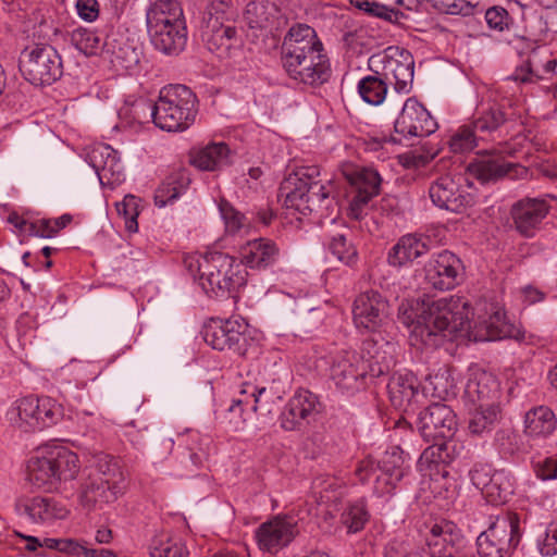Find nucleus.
<instances>
[{
    "mask_svg": "<svg viewBox=\"0 0 557 557\" xmlns=\"http://www.w3.org/2000/svg\"><path fill=\"white\" fill-rule=\"evenodd\" d=\"M472 309L468 299L462 296H448L429 304L420 310H408L404 304L399 307L403 323L411 326V336L429 347H437L444 337H453L471 327Z\"/></svg>",
    "mask_w": 557,
    "mask_h": 557,
    "instance_id": "nucleus-1",
    "label": "nucleus"
},
{
    "mask_svg": "<svg viewBox=\"0 0 557 557\" xmlns=\"http://www.w3.org/2000/svg\"><path fill=\"white\" fill-rule=\"evenodd\" d=\"M282 64L289 78L311 87L326 83L332 69L314 28L306 24L290 27L282 45Z\"/></svg>",
    "mask_w": 557,
    "mask_h": 557,
    "instance_id": "nucleus-2",
    "label": "nucleus"
},
{
    "mask_svg": "<svg viewBox=\"0 0 557 557\" xmlns=\"http://www.w3.org/2000/svg\"><path fill=\"white\" fill-rule=\"evenodd\" d=\"M185 269L211 298H223L247 283V271L234 257L221 251L193 253L183 260Z\"/></svg>",
    "mask_w": 557,
    "mask_h": 557,
    "instance_id": "nucleus-3",
    "label": "nucleus"
},
{
    "mask_svg": "<svg viewBox=\"0 0 557 557\" xmlns=\"http://www.w3.org/2000/svg\"><path fill=\"white\" fill-rule=\"evenodd\" d=\"M124 473L119 461L104 453H98L85 468L77 500L83 509L94 511L114 503L124 490Z\"/></svg>",
    "mask_w": 557,
    "mask_h": 557,
    "instance_id": "nucleus-4",
    "label": "nucleus"
},
{
    "mask_svg": "<svg viewBox=\"0 0 557 557\" xmlns=\"http://www.w3.org/2000/svg\"><path fill=\"white\" fill-rule=\"evenodd\" d=\"M149 113L157 127L166 132H183L194 124L197 115V97L185 85H168L161 88L152 104L143 101L135 111Z\"/></svg>",
    "mask_w": 557,
    "mask_h": 557,
    "instance_id": "nucleus-5",
    "label": "nucleus"
},
{
    "mask_svg": "<svg viewBox=\"0 0 557 557\" xmlns=\"http://www.w3.org/2000/svg\"><path fill=\"white\" fill-rule=\"evenodd\" d=\"M78 472V456L60 445L39 447L27 462L29 483L46 492L57 491L61 482L74 480Z\"/></svg>",
    "mask_w": 557,
    "mask_h": 557,
    "instance_id": "nucleus-6",
    "label": "nucleus"
},
{
    "mask_svg": "<svg viewBox=\"0 0 557 557\" xmlns=\"http://www.w3.org/2000/svg\"><path fill=\"white\" fill-rule=\"evenodd\" d=\"M318 176L319 170L315 166L300 168L290 173L280 188L286 206L304 215L331 209L333 198L329 188L317 180Z\"/></svg>",
    "mask_w": 557,
    "mask_h": 557,
    "instance_id": "nucleus-7",
    "label": "nucleus"
},
{
    "mask_svg": "<svg viewBox=\"0 0 557 557\" xmlns=\"http://www.w3.org/2000/svg\"><path fill=\"white\" fill-rule=\"evenodd\" d=\"M203 339L213 349H230L245 359L259 354V345L250 336L248 323L239 315L213 319L205 329Z\"/></svg>",
    "mask_w": 557,
    "mask_h": 557,
    "instance_id": "nucleus-8",
    "label": "nucleus"
},
{
    "mask_svg": "<svg viewBox=\"0 0 557 557\" xmlns=\"http://www.w3.org/2000/svg\"><path fill=\"white\" fill-rule=\"evenodd\" d=\"M404 450L399 446H392L376 462L368 457L358 462L355 474L361 483L374 479L373 492L376 496L392 495L405 475Z\"/></svg>",
    "mask_w": 557,
    "mask_h": 557,
    "instance_id": "nucleus-9",
    "label": "nucleus"
},
{
    "mask_svg": "<svg viewBox=\"0 0 557 557\" xmlns=\"http://www.w3.org/2000/svg\"><path fill=\"white\" fill-rule=\"evenodd\" d=\"M470 123L482 141H498L510 135L517 125H521V115L510 100L481 104L475 109Z\"/></svg>",
    "mask_w": 557,
    "mask_h": 557,
    "instance_id": "nucleus-10",
    "label": "nucleus"
},
{
    "mask_svg": "<svg viewBox=\"0 0 557 557\" xmlns=\"http://www.w3.org/2000/svg\"><path fill=\"white\" fill-rule=\"evenodd\" d=\"M18 67L24 78L35 86L51 85L63 75L58 50L48 44H32L20 54Z\"/></svg>",
    "mask_w": 557,
    "mask_h": 557,
    "instance_id": "nucleus-11",
    "label": "nucleus"
},
{
    "mask_svg": "<svg viewBox=\"0 0 557 557\" xmlns=\"http://www.w3.org/2000/svg\"><path fill=\"white\" fill-rule=\"evenodd\" d=\"M12 413L20 430L36 432L58 424L64 417V408L52 397L29 395L14 403Z\"/></svg>",
    "mask_w": 557,
    "mask_h": 557,
    "instance_id": "nucleus-12",
    "label": "nucleus"
},
{
    "mask_svg": "<svg viewBox=\"0 0 557 557\" xmlns=\"http://www.w3.org/2000/svg\"><path fill=\"white\" fill-rule=\"evenodd\" d=\"M520 520L508 512L496 520L476 537L480 557H509L520 542Z\"/></svg>",
    "mask_w": 557,
    "mask_h": 557,
    "instance_id": "nucleus-13",
    "label": "nucleus"
},
{
    "mask_svg": "<svg viewBox=\"0 0 557 557\" xmlns=\"http://www.w3.org/2000/svg\"><path fill=\"white\" fill-rule=\"evenodd\" d=\"M300 534L299 519L293 513H278L262 522L253 533L262 553L276 555L288 547Z\"/></svg>",
    "mask_w": 557,
    "mask_h": 557,
    "instance_id": "nucleus-14",
    "label": "nucleus"
},
{
    "mask_svg": "<svg viewBox=\"0 0 557 557\" xmlns=\"http://www.w3.org/2000/svg\"><path fill=\"white\" fill-rule=\"evenodd\" d=\"M463 269V263L457 255L442 250L433 253L424 263V283L436 290H450L460 284Z\"/></svg>",
    "mask_w": 557,
    "mask_h": 557,
    "instance_id": "nucleus-15",
    "label": "nucleus"
},
{
    "mask_svg": "<svg viewBox=\"0 0 557 557\" xmlns=\"http://www.w3.org/2000/svg\"><path fill=\"white\" fill-rule=\"evenodd\" d=\"M382 65V76L397 92L408 94L412 89L414 61L404 48L388 47L382 54L371 58Z\"/></svg>",
    "mask_w": 557,
    "mask_h": 557,
    "instance_id": "nucleus-16",
    "label": "nucleus"
},
{
    "mask_svg": "<svg viewBox=\"0 0 557 557\" xmlns=\"http://www.w3.org/2000/svg\"><path fill=\"white\" fill-rule=\"evenodd\" d=\"M438 125L431 113L414 98H408L394 123L395 133L400 138L391 137V141L400 144L403 139L426 137L435 133Z\"/></svg>",
    "mask_w": 557,
    "mask_h": 557,
    "instance_id": "nucleus-17",
    "label": "nucleus"
},
{
    "mask_svg": "<svg viewBox=\"0 0 557 557\" xmlns=\"http://www.w3.org/2000/svg\"><path fill=\"white\" fill-rule=\"evenodd\" d=\"M468 180L462 174L450 173L438 176L429 187V196L434 206L455 213L463 212L474 202L472 194L462 189Z\"/></svg>",
    "mask_w": 557,
    "mask_h": 557,
    "instance_id": "nucleus-18",
    "label": "nucleus"
},
{
    "mask_svg": "<svg viewBox=\"0 0 557 557\" xmlns=\"http://www.w3.org/2000/svg\"><path fill=\"white\" fill-rule=\"evenodd\" d=\"M354 196L349 203L350 215L360 219L364 207L381 191L382 177L371 166H351L344 171Z\"/></svg>",
    "mask_w": 557,
    "mask_h": 557,
    "instance_id": "nucleus-19",
    "label": "nucleus"
},
{
    "mask_svg": "<svg viewBox=\"0 0 557 557\" xmlns=\"http://www.w3.org/2000/svg\"><path fill=\"white\" fill-rule=\"evenodd\" d=\"M418 430L426 441H451L457 430V417L445 404H432L418 416Z\"/></svg>",
    "mask_w": 557,
    "mask_h": 557,
    "instance_id": "nucleus-20",
    "label": "nucleus"
},
{
    "mask_svg": "<svg viewBox=\"0 0 557 557\" xmlns=\"http://www.w3.org/2000/svg\"><path fill=\"white\" fill-rule=\"evenodd\" d=\"M368 373L364 362L355 351H341L332 357L330 377L343 393L352 394L363 386Z\"/></svg>",
    "mask_w": 557,
    "mask_h": 557,
    "instance_id": "nucleus-21",
    "label": "nucleus"
},
{
    "mask_svg": "<svg viewBox=\"0 0 557 557\" xmlns=\"http://www.w3.org/2000/svg\"><path fill=\"white\" fill-rule=\"evenodd\" d=\"M499 152L502 151L496 149L478 152V158L467 166L469 174L485 184L527 172L523 166L506 162Z\"/></svg>",
    "mask_w": 557,
    "mask_h": 557,
    "instance_id": "nucleus-22",
    "label": "nucleus"
},
{
    "mask_svg": "<svg viewBox=\"0 0 557 557\" xmlns=\"http://www.w3.org/2000/svg\"><path fill=\"white\" fill-rule=\"evenodd\" d=\"M16 512L26 517L33 523L51 525L55 521L64 520L70 515V509L63 500L52 496H33L20 499Z\"/></svg>",
    "mask_w": 557,
    "mask_h": 557,
    "instance_id": "nucleus-23",
    "label": "nucleus"
},
{
    "mask_svg": "<svg viewBox=\"0 0 557 557\" xmlns=\"http://www.w3.org/2000/svg\"><path fill=\"white\" fill-rule=\"evenodd\" d=\"M548 212L549 205L545 199L530 197L518 200L510 209L515 230L525 238L535 236Z\"/></svg>",
    "mask_w": 557,
    "mask_h": 557,
    "instance_id": "nucleus-24",
    "label": "nucleus"
},
{
    "mask_svg": "<svg viewBox=\"0 0 557 557\" xmlns=\"http://www.w3.org/2000/svg\"><path fill=\"white\" fill-rule=\"evenodd\" d=\"M388 302L376 290L361 293L354 302V322L359 330L375 332L387 314Z\"/></svg>",
    "mask_w": 557,
    "mask_h": 557,
    "instance_id": "nucleus-25",
    "label": "nucleus"
},
{
    "mask_svg": "<svg viewBox=\"0 0 557 557\" xmlns=\"http://www.w3.org/2000/svg\"><path fill=\"white\" fill-rule=\"evenodd\" d=\"M461 530L451 521L434 523L425 536V546L431 557H455L462 545Z\"/></svg>",
    "mask_w": 557,
    "mask_h": 557,
    "instance_id": "nucleus-26",
    "label": "nucleus"
},
{
    "mask_svg": "<svg viewBox=\"0 0 557 557\" xmlns=\"http://www.w3.org/2000/svg\"><path fill=\"white\" fill-rule=\"evenodd\" d=\"M320 403L318 397L308 389H300L288 400L281 413V426L285 431L300 429L304 423L319 412Z\"/></svg>",
    "mask_w": 557,
    "mask_h": 557,
    "instance_id": "nucleus-27",
    "label": "nucleus"
},
{
    "mask_svg": "<svg viewBox=\"0 0 557 557\" xmlns=\"http://www.w3.org/2000/svg\"><path fill=\"white\" fill-rule=\"evenodd\" d=\"M480 333L474 335L475 341H497L503 338H513L518 342H525L533 344L534 336H527V332L512 324L506 315L504 309L499 306H494L487 319L483 320L480 324Z\"/></svg>",
    "mask_w": 557,
    "mask_h": 557,
    "instance_id": "nucleus-28",
    "label": "nucleus"
},
{
    "mask_svg": "<svg viewBox=\"0 0 557 557\" xmlns=\"http://www.w3.org/2000/svg\"><path fill=\"white\" fill-rule=\"evenodd\" d=\"M239 394L248 397L251 411L265 418L272 416L278 409L285 391L281 381L273 379L265 386L243 383Z\"/></svg>",
    "mask_w": 557,
    "mask_h": 557,
    "instance_id": "nucleus-29",
    "label": "nucleus"
},
{
    "mask_svg": "<svg viewBox=\"0 0 557 557\" xmlns=\"http://www.w3.org/2000/svg\"><path fill=\"white\" fill-rule=\"evenodd\" d=\"M430 250V237L420 233L405 234L388 250L386 261L393 268H403L412 263Z\"/></svg>",
    "mask_w": 557,
    "mask_h": 557,
    "instance_id": "nucleus-30",
    "label": "nucleus"
},
{
    "mask_svg": "<svg viewBox=\"0 0 557 557\" xmlns=\"http://www.w3.org/2000/svg\"><path fill=\"white\" fill-rule=\"evenodd\" d=\"M107 153L111 152L107 149L106 144H98L88 151L86 160L98 175L100 184L114 188L125 181V168L120 157L106 166L102 158L108 159Z\"/></svg>",
    "mask_w": 557,
    "mask_h": 557,
    "instance_id": "nucleus-31",
    "label": "nucleus"
},
{
    "mask_svg": "<svg viewBox=\"0 0 557 557\" xmlns=\"http://www.w3.org/2000/svg\"><path fill=\"white\" fill-rule=\"evenodd\" d=\"M242 265L250 269H267L273 265L278 257L280 249L277 245L269 238H257L247 242L239 249Z\"/></svg>",
    "mask_w": 557,
    "mask_h": 557,
    "instance_id": "nucleus-32",
    "label": "nucleus"
},
{
    "mask_svg": "<svg viewBox=\"0 0 557 557\" xmlns=\"http://www.w3.org/2000/svg\"><path fill=\"white\" fill-rule=\"evenodd\" d=\"M465 394L468 399L479 405L498 403L500 388L498 380L484 370H472L469 373Z\"/></svg>",
    "mask_w": 557,
    "mask_h": 557,
    "instance_id": "nucleus-33",
    "label": "nucleus"
},
{
    "mask_svg": "<svg viewBox=\"0 0 557 557\" xmlns=\"http://www.w3.org/2000/svg\"><path fill=\"white\" fill-rule=\"evenodd\" d=\"M434 443L426 447L418 460V468L423 475L441 474L443 478L447 475L445 466L453 460V451H455V443L447 440L433 441Z\"/></svg>",
    "mask_w": 557,
    "mask_h": 557,
    "instance_id": "nucleus-34",
    "label": "nucleus"
},
{
    "mask_svg": "<svg viewBox=\"0 0 557 557\" xmlns=\"http://www.w3.org/2000/svg\"><path fill=\"white\" fill-rule=\"evenodd\" d=\"M393 345L385 343L380 345L377 341L368 338L362 342L360 359L364 362L367 371L372 376L386 374L395 366L392 355Z\"/></svg>",
    "mask_w": 557,
    "mask_h": 557,
    "instance_id": "nucleus-35",
    "label": "nucleus"
},
{
    "mask_svg": "<svg viewBox=\"0 0 557 557\" xmlns=\"http://www.w3.org/2000/svg\"><path fill=\"white\" fill-rule=\"evenodd\" d=\"M175 24H186L184 11L178 0H154L146 9V25L148 29L169 27Z\"/></svg>",
    "mask_w": 557,
    "mask_h": 557,
    "instance_id": "nucleus-36",
    "label": "nucleus"
},
{
    "mask_svg": "<svg viewBox=\"0 0 557 557\" xmlns=\"http://www.w3.org/2000/svg\"><path fill=\"white\" fill-rule=\"evenodd\" d=\"M150 42L153 48L166 55H177L187 44L186 24H175L161 29H148Z\"/></svg>",
    "mask_w": 557,
    "mask_h": 557,
    "instance_id": "nucleus-37",
    "label": "nucleus"
},
{
    "mask_svg": "<svg viewBox=\"0 0 557 557\" xmlns=\"http://www.w3.org/2000/svg\"><path fill=\"white\" fill-rule=\"evenodd\" d=\"M387 391L393 406L407 411L419 393L418 380L411 372L394 373L388 381Z\"/></svg>",
    "mask_w": 557,
    "mask_h": 557,
    "instance_id": "nucleus-38",
    "label": "nucleus"
},
{
    "mask_svg": "<svg viewBox=\"0 0 557 557\" xmlns=\"http://www.w3.org/2000/svg\"><path fill=\"white\" fill-rule=\"evenodd\" d=\"M556 428V416L547 406L532 408L524 416V434L529 438H547L554 433Z\"/></svg>",
    "mask_w": 557,
    "mask_h": 557,
    "instance_id": "nucleus-39",
    "label": "nucleus"
},
{
    "mask_svg": "<svg viewBox=\"0 0 557 557\" xmlns=\"http://www.w3.org/2000/svg\"><path fill=\"white\" fill-rule=\"evenodd\" d=\"M113 66L131 70L139 62V52L132 45L123 41L117 34L107 35V48L103 54Z\"/></svg>",
    "mask_w": 557,
    "mask_h": 557,
    "instance_id": "nucleus-40",
    "label": "nucleus"
},
{
    "mask_svg": "<svg viewBox=\"0 0 557 557\" xmlns=\"http://www.w3.org/2000/svg\"><path fill=\"white\" fill-rule=\"evenodd\" d=\"M230 148L224 143H213L195 151L190 157L194 166L202 171H215L228 164Z\"/></svg>",
    "mask_w": 557,
    "mask_h": 557,
    "instance_id": "nucleus-41",
    "label": "nucleus"
},
{
    "mask_svg": "<svg viewBox=\"0 0 557 557\" xmlns=\"http://www.w3.org/2000/svg\"><path fill=\"white\" fill-rule=\"evenodd\" d=\"M502 418L498 403L479 405L470 414L468 429L472 435L481 436L494 430Z\"/></svg>",
    "mask_w": 557,
    "mask_h": 557,
    "instance_id": "nucleus-42",
    "label": "nucleus"
},
{
    "mask_svg": "<svg viewBox=\"0 0 557 557\" xmlns=\"http://www.w3.org/2000/svg\"><path fill=\"white\" fill-rule=\"evenodd\" d=\"M190 178L186 172L173 173L156 189L154 205L163 208L186 193Z\"/></svg>",
    "mask_w": 557,
    "mask_h": 557,
    "instance_id": "nucleus-43",
    "label": "nucleus"
},
{
    "mask_svg": "<svg viewBox=\"0 0 557 557\" xmlns=\"http://www.w3.org/2000/svg\"><path fill=\"white\" fill-rule=\"evenodd\" d=\"M237 42V29L232 25L213 27L206 36L208 50L216 54L220 59L230 57L232 48H234Z\"/></svg>",
    "mask_w": 557,
    "mask_h": 557,
    "instance_id": "nucleus-44",
    "label": "nucleus"
},
{
    "mask_svg": "<svg viewBox=\"0 0 557 557\" xmlns=\"http://www.w3.org/2000/svg\"><path fill=\"white\" fill-rule=\"evenodd\" d=\"M73 46L85 55H101L103 58L107 48V35L89 29L78 28L72 34Z\"/></svg>",
    "mask_w": 557,
    "mask_h": 557,
    "instance_id": "nucleus-45",
    "label": "nucleus"
},
{
    "mask_svg": "<svg viewBox=\"0 0 557 557\" xmlns=\"http://www.w3.org/2000/svg\"><path fill=\"white\" fill-rule=\"evenodd\" d=\"M513 494V479L505 470H495L492 480L483 493L484 497L492 505L506 503Z\"/></svg>",
    "mask_w": 557,
    "mask_h": 557,
    "instance_id": "nucleus-46",
    "label": "nucleus"
},
{
    "mask_svg": "<svg viewBox=\"0 0 557 557\" xmlns=\"http://www.w3.org/2000/svg\"><path fill=\"white\" fill-rule=\"evenodd\" d=\"M387 82L376 72L374 75L362 77L357 85L358 94L361 99L371 104H381L387 94Z\"/></svg>",
    "mask_w": 557,
    "mask_h": 557,
    "instance_id": "nucleus-47",
    "label": "nucleus"
},
{
    "mask_svg": "<svg viewBox=\"0 0 557 557\" xmlns=\"http://www.w3.org/2000/svg\"><path fill=\"white\" fill-rule=\"evenodd\" d=\"M349 3L364 14L397 24L405 16L404 12L396 8L387 7L374 0H349Z\"/></svg>",
    "mask_w": 557,
    "mask_h": 557,
    "instance_id": "nucleus-48",
    "label": "nucleus"
},
{
    "mask_svg": "<svg viewBox=\"0 0 557 557\" xmlns=\"http://www.w3.org/2000/svg\"><path fill=\"white\" fill-rule=\"evenodd\" d=\"M370 513L366 504L361 500L347 504L341 513V523L347 529L348 534L362 531L368 523Z\"/></svg>",
    "mask_w": 557,
    "mask_h": 557,
    "instance_id": "nucleus-49",
    "label": "nucleus"
},
{
    "mask_svg": "<svg viewBox=\"0 0 557 557\" xmlns=\"http://www.w3.org/2000/svg\"><path fill=\"white\" fill-rule=\"evenodd\" d=\"M425 381L435 397L445 398L449 394H455L454 391L457 385V380L450 367L443 366L438 368L434 374H429Z\"/></svg>",
    "mask_w": 557,
    "mask_h": 557,
    "instance_id": "nucleus-50",
    "label": "nucleus"
},
{
    "mask_svg": "<svg viewBox=\"0 0 557 557\" xmlns=\"http://www.w3.org/2000/svg\"><path fill=\"white\" fill-rule=\"evenodd\" d=\"M482 141L475 128L469 122L460 126L449 139V149L454 153H466L479 147Z\"/></svg>",
    "mask_w": 557,
    "mask_h": 557,
    "instance_id": "nucleus-51",
    "label": "nucleus"
},
{
    "mask_svg": "<svg viewBox=\"0 0 557 557\" xmlns=\"http://www.w3.org/2000/svg\"><path fill=\"white\" fill-rule=\"evenodd\" d=\"M527 62L539 79H541L544 74L553 73L557 65L556 59L552 57L550 51L545 46L532 49L528 55Z\"/></svg>",
    "mask_w": 557,
    "mask_h": 557,
    "instance_id": "nucleus-52",
    "label": "nucleus"
},
{
    "mask_svg": "<svg viewBox=\"0 0 557 557\" xmlns=\"http://www.w3.org/2000/svg\"><path fill=\"white\" fill-rule=\"evenodd\" d=\"M327 248L333 256L346 265H352L357 261V250L344 234L334 235L329 242Z\"/></svg>",
    "mask_w": 557,
    "mask_h": 557,
    "instance_id": "nucleus-53",
    "label": "nucleus"
},
{
    "mask_svg": "<svg viewBox=\"0 0 557 557\" xmlns=\"http://www.w3.org/2000/svg\"><path fill=\"white\" fill-rule=\"evenodd\" d=\"M138 201L137 197L127 195L121 202L116 203V211L123 218L128 232H137L138 230Z\"/></svg>",
    "mask_w": 557,
    "mask_h": 557,
    "instance_id": "nucleus-54",
    "label": "nucleus"
},
{
    "mask_svg": "<svg viewBox=\"0 0 557 557\" xmlns=\"http://www.w3.org/2000/svg\"><path fill=\"white\" fill-rule=\"evenodd\" d=\"M219 209L222 215V219L225 223V228L231 234L238 233L243 227L246 226L247 221L246 216L237 211L233 206H231L227 201L222 200L219 205Z\"/></svg>",
    "mask_w": 557,
    "mask_h": 557,
    "instance_id": "nucleus-55",
    "label": "nucleus"
},
{
    "mask_svg": "<svg viewBox=\"0 0 557 557\" xmlns=\"http://www.w3.org/2000/svg\"><path fill=\"white\" fill-rule=\"evenodd\" d=\"M485 21L487 26L496 32H504L509 29L513 23L512 17L509 15L508 11L503 7H492L488 8L485 12Z\"/></svg>",
    "mask_w": 557,
    "mask_h": 557,
    "instance_id": "nucleus-56",
    "label": "nucleus"
},
{
    "mask_svg": "<svg viewBox=\"0 0 557 557\" xmlns=\"http://www.w3.org/2000/svg\"><path fill=\"white\" fill-rule=\"evenodd\" d=\"M250 409L249 399L246 395H240L232 400L227 409L228 422L235 431L242 429L245 424V413Z\"/></svg>",
    "mask_w": 557,
    "mask_h": 557,
    "instance_id": "nucleus-57",
    "label": "nucleus"
},
{
    "mask_svg": "<svg viewBox=\"0 0 557 557\" xmlns=\"http://www.w3.org/2000/svg\"><path fill=\"white\" fill-rule=\"evenodd\" d=\"M384 557H423L422 553L405 540L394 539L384 548Z\"/></svg>",
    "mask_w": 557,
    "mask_h": 557,
    "instance_id": "nucleus-58",
    "label": "nucleus"
},
{
    "mask_svg": "<svg viewBox=\"0 0 557 557\" xmlns=\"http://www.w3.org/2000/svg\"><path fill=\"white\" fill-rule=\"evenodd\" d=\"M536 476L543 481L557 478V460L553 457L539 458L532 461Z\"/></svg>",
    "mask_w": 557,
    "mask_h": 557,
    "instance_id": "nucleus-59",
    "label": "nucleus"
},
{
    "mask_svg": "<svg viewBox=\"0 0 557 557\" xmlns=\"http://www.w3.org/2000/svg\"><path fill=\"white\" fill-rule=\"evenodd\" d=\"M494 471L495 470H492L491 467L486 465H475L470 470V480L472 484L482 492V494L487 488Z\"/></svg>",
    "mask_w": 557,
    "mask_h": 557,
    "instance_id": "nucleus-60",
    "label": "nucleus"
},
{
    "mask_svg": "<svg viewBox=\"0 0 557 557\" xmlns=\"http://www.w3.org/2000/svg\"><path fill=\"white\" fill-rule=\"evenodd\" d=\"M537 545L543 556H554L557 554V521L548 524L543 540H540Z\"/></svg>",
    "mask_w": 557,
    "mask_h": 557,
    "instance_id": "nucleus-61",
    "label": "nucleus"
},
{
    "mask_svg": "<svg viewBox=\"0 0 557 557\" xmlns=\"http://www.w3.org/2000/svg\"><path fill=\"white\" fill-rule=\"evenodd\" d=\"M151 557H187L188 550L183 543H166L160 547L154 546L150 548Z\"/></svg>",
    "mask_w": 557,
    "mask_h": 557,
    "instance_id": "nucleus-62",
    "label": "nucleus"
},
{
    "mask_svg": "<svg viewBox=\"0 0 557 557\" xmlns=\"http://www.w3.org/2000/svg\"><path fill=\"white\" fill-rule=\"evenodd\" d=\"M57 230L53 226L52 219H39L30 222L28 227V235L38 236L42 238H51L57 235Z\"/></svg>",
    "mask_w": 557,
    "mask_h": 557,
    "instance_id": "nucleus-63",
    "label": "nucleus"
},
{
    "mask_svg": "<svg viewBox=\"0 0 557 557\" xmlns=\"http://www.w3.org/2000/svg\"><path fill=\"white\" fill-rule=\"evenodd\" d=\"M76 11L84 21L94 22L99 15V3L97 0H77Z\"/></svg>",
    "mask_w": 557,
    "mask_h": 557,
    "instance_id": "nucleus-64",
    "label": "nucleus"
}]
</instances>
